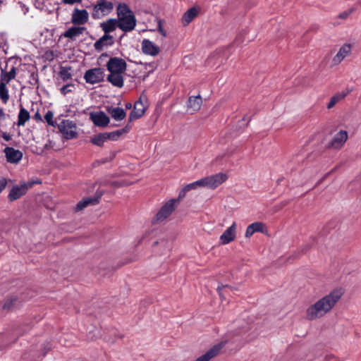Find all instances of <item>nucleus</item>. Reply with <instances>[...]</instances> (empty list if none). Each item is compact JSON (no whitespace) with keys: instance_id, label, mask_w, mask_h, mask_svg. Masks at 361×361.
I'll return each mask as SVG.
<instances>
[{"instance_id":"nucleus-1","label":"nucleus","mask_w":361,"mask_h":361,"mask_svg":"<svg viewBox=\"0 0 361 361\" xmlns=\"http://www.w3.org/2000/svg\"><path fill=\"white\" fill-rule=\"evenodd\" d=\"M343 293L341 288L332 290L306 309L305 318L309 321H313L324 317L334 309Z\"/></svg>"},{"instance_id":"nucleus-2","label":"nucleus","mask_w":361,"mask_h":361,"mask_svg":"<svg viewBox=\"0 0 361 361\" xmlns=\"http://www.w3.org/2000/svg\"><path fill=\"white\" fill-rule=\"evenodd\" d=\"M228 177L225 173H219L212 176H207L193 183L187 184L180 191L178 200L185 197L187 192L196 190L197 188H208L215 189L227 180Z\"/></svg>"},{"instance_id":"nucleus-3","label":"nucleus","mask_w":361,"mask_h":361,"mask_svg":"<svg viewBox=\"0 0 361 361\" xmlns=\"http://www.w3.org/2000/svg\"><path fill=\"white\" fill-rule=\"evenodd\" d=\"M118 27L124 32L133 30L136 26V18L130 7L125 3L117 6Z\"/></svg>"},{"instance_id":"nucleus-4","label":"nucleus","mask_w":361,"mask_h":361,"mask_svg":"<svg viewBox=\"0 0 361 361\" xmlns=\"http://www.w3.org/2000/svg\"><path fill=\"white\" fill-rule=\"evenodd\" d=\"M179 201L178 198H177L171 199L166 202L152 219V223L162 221L168 218L176 209Z\"/></svg>"},{"instance_id":"nucleus-5","label":"nucleus","mask_w":361,"mask_h":361,"mask_svg":"<svg viewBox=\"0 0 361 361\" xmlns=\"http://www.w3.org/2000/svg\"><path fill=\"white\" fill-rule=\"evenodd\" d=\"M114 8L111 1L107 0H98L93 7L92 16L94 19H99L109 14Z\"/></svg>"},{"instance_id":"nucleus-6","label":"nucleus","mask_w":361,"mask_h":361,"mask_svg":"<svg viewBox=\"0 0 361 361\" xmlns=\"http://www.w3.org/2000/svg\"><path fill=\"white\" fill-rule=\"evenodd\" d=\"M76 128L75 123L71 120H63L58 125L59 131L66 140L73 139L77 137Z\"/></svg>"},{"instance_id":"nucleus-7","label":"nucleus","mask_w":361,"mask_h":361,"mask_svg":"<svg viewBox=\"0 0 361 361\" xmlns=\"http://www.w3.org/2000/svg\"><path fill=\"white\" fill-rule=\"evenodd\" d=\"M110 73H123L126 71L127 63L124 59L118 57H111L106 64Z\"/></svg>"},{"instance_id":"nucleus-8","label":"nucleus","mask_w":361,"mask_h":361,"mask_svg":"<svg viewBox=\"0 0 361 361\" xmlns=\"http://www.w3.org/2000/svg\"><path fill=\"white\" fill-rule=\"evenodd\" d=\"M84 78L87 83L100 82L104 80V71L100 68L90 69L85 73Z\"/></svg>"},{"instance_id":"nucleus-9","label":"nucleus","mask_w":361,"mask_h":361,"mask_svg":"<svg viewBox=\"0 0 361 361\" xmlns=\"http://www.w3.org/2000/svg\"><path fill=\"white\" fill-rule=\"evenodd\" d=\"M89 20V13L85 9L75 8L71 15V23L74 25H85Z\"/></svg>"},{"instance_id":"nucleus-10","label":"nucleus","mask_w":361,"mask_h":361,"mask_svg":"<svg viewBox=\"0 0 361 361\" xmlns=\"http://www.w3.org/2000/svg\"><path fill=\"white\" fill-rule=\"evenodd\" d=\"M103 191H97L94 197H86L83 198L81 201H80L75 206V211L79 212L82 210L88 205H95L99 203V200L103 195Z\"/></svg>"},{"instance_id":"nucleus-11","label":"nucleus","mask_w":361,"mask_h":361,"mask_svg":"<svg viewBox=\"0 0 361 361\" xmlns=\"http://www.w3.org/2000/svg\"><path fill=\"white\" fill-rule=\"evenodd\" d=\"M90 118L96 126L106 127L109 125L110 119L104 111L91 112Z\"/></svg>"},{"instance_id":"nucleus-12","label":"nucleus","mask_w":361,"mask_h":361,"mask_svg":"<svg viewBox=\"0 0 361 361\" xmlns=\"http://www.w3.org/2000/svg\"><path fill=\"white\" fill-rule=\"evenodd\" d=\"M227 341H221L214 345L206 353L197 358L195 361H209L212 358L216 357L220 350L225 346Z\"/></svg>"},{"instance_id":"nucleus-13","label":"nucleus","mask_w":361,"mask_h":361,"mask_svg":"<svg viewBox=\"0 0 361 361\" xmlns=\"http://www.w3.org/2000/svg\"><path fill=\"white\" fill-rule=\"evenodd\" d=\"M237 224L234 221L220 236V241L222 245H227L233 241L236 236Z\"/></svg>"},{"instance_id":"nucleus-14","label":"nucleus","mask_w":361,"mask_h":361,"mask_svg":"<svg viewBox=\"0 0 361 361\" xmlns=\"http://www.w3.org/2000/svg\"><path fill=\"white\" fill-rule=\"evenodd\" d=\"M27 190L28 186L25 183L21 185H14L8 195V200L10 202L17 200L25 195Z\"/></svg>"},{"instance_id":"nucleus-15","label":"nucleus","mask_w":361,"mask_h":361,"mask_svg":"<svg viewBox=\"0 0 361 361\" xmlns=\"http://www.w3.org/2000/svg\"><path fill=\"white\" fill-rule=\"evenodd\" d=\"M4 152L6 155V161L8 163H18L23 158V153L13 147H6Z\"/></svg>"},{"instance_id":"nucleus-16","label":"nucleus","mask_w":361,"mask_h":361,"mask_svg":"<svg viewBox=\"0 0 361 361\" xmlns=\"http://www.w3.org/2000/svg\"><path fill=\"white\" fill-rule=\"evenodd\" d=\"M348 140V133L345 130H340L333 137L329 146L334 149H340Z\"/></svg>"},{"instance_id":"nucleus-17","label":"nucleus","mask_w":361,"mask_h":361,"mask_svg":"<svg viewBox=\"0 0 361 361\" xmlns=\"http://www.w3.org/2000/svg\"><path fill=\"white\" fill-rule=\"evenodd\" d=\"M352 50V45L350 44H344L339 49L338 53L333 58V63L334 65H338L348 56Z\"/></svg>"},{"instance_id":"nucleus-18","label":"nucleus","mask_w":361,"mask_h":361,"mask_svg":"<svg viewBox=\"0 0 361 361\" xmlns=\"http://www.w3.org/2000/svg\"><path fill=\"white\" fill-rule=\"evenodd\" d=\"M146 107L141 100L137 101L135 104L133 109L129 115V121H132L142 117L145 112Z\"/></svg>"},{"instance_id":"nucleus-19","label":"nucleus","mask_w":361,"mask_h":361,"mask_svg":"<svg viewBox=\"0 0 361 361\" xmlns=\"http://www.w3.org/2000/svg\"><path fill=\"white\" fill-rule=\"evenodd\" d=\"M142 50L145 54L157 56L159 54V48L149 39H143L142 42Z\"/></svg>"},{"instance_id":"nucleus-20","label":"nucleus","mask_w":361,"mask_h":361,"mask_svg":"<svg viewBox=\"0 0 361 361\" xmlns=\"http://www.w3.org/2000/svg\"><path fill=\"white\" fill-rule=\"evenodd\" d=\"M114 44L113 37L110 35H104L94 44V47L97 51H102L104 47L111 46Z\"/></svg>"},{"instance_id":"nucleus-21","label":"nucleus","mask_w":361,"mask_h":361,"mask_svg":"<svg viewBox=\"0 0 361 361\" xmlns=\"http://www.w3.org/2000/svg\"><path fill=\"white\" fill-rule=\"evenodd\" d=\"M85 30L86 28L85 27L73 26L63 32L62 36L74 41L76 37L82 35Z\"/></svg>"},{"instance_id":"nucleus-22","label":"nucleus","mask_w":361,"mask_h":361,"mask_svg":"<svg viewBox=\"0 0 361 361\" xmlns=\"http://www.w3.org/2000/svg\"><path fill=\"white\" fill-rule=\"evenodd\" d=\"M199 10L192 7L184 13L181 18V23L183 26L188 25L198 15Z\"/></svg>"},{"instance_id":"nucleus-23","label":"nucleus","mask_w":361,"mask_h":361,"mask_svg":"<svg viewBox=\"0 0 361 361\" xmlns=\"http://www.w3.org/2000/svg\"><path fill=\"white\" fill-rule=\"evenodd\" d=\"M264 227V224L262 222H255L250 224L245 231V238H250L256 232L263 233Z\"/></svg>"},{"instance_id":"nucleus-24","label":"nucleus","mask_w":361,"mask_h":361,"mask_svg":"<svg viewBox=\"0 0 361 361\" xmlns=\"http://www.w3.org/2000/svg\"><path fill=\"white\" fill-rule=\"evenodd\" d=\"M107 80L114 86L122 87L124 84L123 73H110L107 76Z\"/></svg>"},{"instance_id":"nucleus-25","label":"nucleus","mask_w":361,"mask_h":361,"mask_svg":"<svg viewBox=\"0 0 361 361\" xmlns=\"http://www.w3.org/2000/svg\"><path fill=\"white\" fill-rule=\"evenodd\" d=\"M106 111L117 121L123 120L126 116V111L120 107H108Z\"/></svg>"},{"instance_id":"nucleus-26","label":"nucleus","mask_w":361,"mask_h":361,"mask_svg":"<svg viewBox=\"0 0 361 361\" xmlns=\"http://www.w3.org/2000/svg\"><path fill=\"white\" fill-rule=\"evenodd\" d=\"M16 76V68L13 66L11 70L8 72L5 71L1 68L0 82H4V84H8L11 80L14 79Z\"/></svg>"},{"instance_id":"nucleus-27","label":"nucleus","mask_w":361,"mask_h":361,"mask_svg":"<svg viewBox=\"0 0 361 361\" xmlns=\"http://www.w3.org/2000/svg\"><path fill=\"white\" fill-rule=\"evenodd\" d=\"M118 22L116 19H109L106 22L101 23V27L104 32L105 35H109V32L114 31L118 27Z\"/></svg>"},{"instance_id":"nucleus-28","label":"nucleus","mask_w":361,"mask_h":361,"mask_svg":"<svg viewBox=\"0 0 361 361\" xmlns=\"http://www.w3.org/2000/svg\"><path fill=\"white\" fill-rule=\"evenodd\" d=\"M202 100L200 95L191 96L188 99V107L192 109L193 111H198L202 106Z\"/></svg>"},{"instance_id":"nucleus-29","label":"nucleus","mask_w":361,"mask_h":361,"mask_svg":"<svg viewBox=\"0 0 361 361\" xmlns=\"http://www.w3.org/2000/svg\"><path fill=\"white\" fill-rule=\"evenodd\" d=\"M30 118V113L23 106L20 107L18 116V123L17 125L18 126H25V123L29 121Z\"/></svg>"},{"instance_id":"nucleus-30","label":"nucleus","mask_w":361,"mask_h":361,"mask_svg":"<svg viewBox=\"0 0 361 361\" xmlns=\"http://www.w3.org/2000/svg\"><path fill=\"white\" fill-rule=\"evenodd\" d=\"M106 137L104 133H101L94 135L91 137L90 142L92 144L98 147H102L104 143L106 142Z\"/></svg>"},{"instance_id":"nucleus-31","label":"nucleus","mask_w":361,"mask_h":361,"mask_svg":"<svg viewBox=\"0 0 361 361\" xmlns=\"http://www.w3.org/2000/svg\"><path fill=\"white\" fill-rule=\"evenodd\" d=\"M72 68L71 66H61L59 72V75L63 82H66L68 80L71 79L72 74L71 73Z\"/></svg>"},{"instance_id":"nucleus-32","label":"nucleus","mask_w":361,"mask_h":361,"mask_svg":"<svg viewBox=\"0 0 361 361\" xmlns=\"http://www.w3.org/2000/svg\"><path fill=\"white\" fill-rule=\"evenodd\" d=\"M348 94V92H338L334 94L330 99L329 102L327 104V108L329 109L333 108L337 102L344 99Z\"/></svg>"},{"instance_id":"nucleus-33","label":"nucleus","mask_w":361,"mask_h":361,"mask_svg":"<svg viewBox=\"0 0 361 361\" xmlns=\"http://www.w3.org/2000/svg\"><path fill=\"white\" fill-rule=\"evenodd\" d=\"M126 128L110 133H104L107 140H117L124 133H127Z\"/></svg>"},{"instance_id":"nucleus-34","label":"nucleus","mask_w":361,"mask_h":361,"mask_svg":"<svg viewBox=\"0 0 361 361\" xmlns=\"http://www.w3.org/2000/svg\"><path fill=\"white\" fill-rule=\"evenodd\" d=\"M0 99L4 104H6L9 99L8 90L4 82H0Z\"/></svg>"},{"instance_id":"nucleus-35","label":"nucleus","mask_w":361,"mask_h":361,"mask_svg":"<svg viewBox=\"0 0 361 361\" xmlns=\"http://www.w3.org/2000/svg\"><path fill=\"white\" fill-rule=\"evenodd\" d=\"M17 298L16 297H11L6 299L5 301L3 309L6 310H11L13 307L15 306V305L17 302Z\"/></svg>"},{"instance_id":"nucleus-36","label":"nucleus","mask_w":361,"mask_h":361,"mask_svg":"<svg viewBox=\"0 0 361 361\" xmlns=\"http://www.w3.org/2000/svg\"><path fill=\"white\" fill-rule=\"evenodd\" d=\"M53 118H54V114L51 111H48L44 116L45 121L51 126H55Z\"/></svg>"},{"instance_id":"nucleus-37","label":"nucleus","mask_w":361,"mask_h":361,"mask_svg":"<svg viewBox=\"0 0 361 361\" xmlns=\"http://www.w3.org/2000/svg\"><path fill=\"white\" fill-rule=\"evenodd\" d=\"M71 87H74V85L72 83L65 85L60 89V92L63 95H66L73 91Z\"/></svg>"},{"instance_id":"nucleus-38","label":"nucleus","mask_w":361,"mask_h":361,"mask_svg":"<svg viewBox=\"0 0 361 361\" xmlns=\"http://www.w3.org/2000/svg\"><path fill=\"white\" fill-rule=\"evenodd\" d=\"M224 288H229V289H232V287L231 286H229L228 285H221V286H219L216 288V291L218 292L219 296L222 298V299H225V297L224 295V293L222 292V290Z\"/></svg>"},{"instance_id":"nucleus-39","label":"nucleus","mask_w":361,"mask_h":361,"mask_svg":"<svg viewBox=\"0 0 361 361\" xmlns=\"http://www.w3.org/2000/svg\"><path fill=\"white\" fill-rule=\"evenodd\" d=\"M353 12V9L351 8L348 11H345L342 13H341L338 16V18H341V19H345L347 18Z\"/></svg>"},{"instance_id":"nucleus-40","label":"nucleus","mask_w":361,"mask_h":361,"mask_svg":"<svg viewBox=\"0 0 361 361\" xmlns=\"http://www.w3.org/2000/svg\"><path fill=\"white\" fill-rule=\"evenodd\" d=\"M158 31L163 37H166V31L162 27V20H159L158 21Z\"/></svg>"},{"instance_id":"nucleus-41","label":"nucleus","mask_w":361,"mask_h":361,"mask_svg":"<svg viewBox=\"0 0 361 361\" xmlns=\"http://www.w3.org/2000/svg\"><path fill=\"white\" fill-rule=\"evenodd\" d=\"M62 3L65 4H74L75 3H80L82 0H61Z\"/></svg>"},{"instance_id":"nucleus-42","label":"nucleus","mask_w":361,"mask_h":361,"mask_svg":"<svg viewBox=\"0 0 361 361\" xmlns=\"http://www.w3.org/2000/svg\"><path fill=\"white\" fill-rule=\"evenodd\" d=\"M3 138L6 140V141H9L11 140V135L9 134H7L6 133H4L3 134Z\"/></svg>"},{"instance_id":"nucleus-43","label":"nucleus","mask_w":361,"mask_h":361,"mask_svg":"<svg viewBox=\"0 0 361 361\" xmlns=\"http://www.w3.org/2000/svg\"><path fill=\"white\" fill-rule=\"evenodd\" d=\"M34 118H35V119H36L37 121H42L41 116H40V114H39L38 112H37V113L35 114Z\"/></svg>"},{"instance_id":"nucleus-44","label":"nucleus","mask_w":361,"mask_h":361,"mask_svg":"<svg viewBox=\"0 0 361 361\" xmlns=\"http://www.w3.org/2000/svg\"><path fill=\"white\" fill-rule=\"evenodd\" d=\"M5 118V113L2 109H0V118L4 119Z\"/></svg>"},{"instance_id":"nucleus-45","label":"nucleus","mask_w":361,"mask_h":361,"mask_svg":"<svg viewBox=\"0 0 361 361\" xmlns=\"http://www.w3.org/2000/svg\"><path fill=\"white\" fill-rule=\"evenodd\" d=\"M131 107V104H128L126 105V108L130 109Z\"/></svg>"},{"instance_id":"nucleus-46","label":"nucleus","mask_w":361,"mask_h":361,"mask_svg":"<svg viewBox=\"0 0 361 361\" xmlns=\"http://www.w3.org/2000/svg\"><path fill=\"white\" fill-rule=\"evenodd\" d=\"M288 202H285V203H284V204H283V205H286V204H288Z\"/></svg>"}]
</instances>
